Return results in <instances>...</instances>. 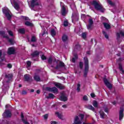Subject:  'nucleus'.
Here are the masks:
<instances>
[{
	"label": "nucleus",
	"instance_id": "obj_52",
	"mask_svg": "<svg viewBox=\"0 0 124 124\" xmlns=\"http://www.w3.org/2000/svg\"><path fill=\"white\" fill-rule=\"evenodd\" d=\"M27 93H28L26 91H23L22 92V94L23 95L27 94Z\"/></svg>",
	"mask_w": 124,
	"mask_h": 124
},
{
	"label": "nucleus",
	"instance_id": "obj_40",
	"mask_svg": "<svg viewBox=\"0 0 124 124\" xmlns=\"http://www.w3.org/2000/svg\"><path fill=\"white\" fill-rule=\"evenodd\" d=\"M64 27H67L68 26V21L67 20H65L63 23Z\"/></svg>",
	"mask_w": 124,
	"mask_h": 124
},
{
	"label": "nucleus",
	"instance_id": "obj_24",
	"mask_svg": "<svg viewBox=\"0 0 124 124\" xmlns=\"http://www.w3.org/2000/svg\"><path fill=\"white\" fill-rule=\"evenodd\" d=\"M104 27L106 29V30H109L111 29V26L109 25V24L107 23L104 22L103 23Z\"/></svg>",
	"mask_w": 124,
	"mask_h": 124
},
{
	"label": "nucleus",
	"instance_id": "obj_37",
	"mask_svg": "<svg viewBox=\"0 0 124 124\" xmlns=\"http://www.w3.org/2000/svg\"><path fill=\"white\" fill-rule=\"evenodd\" d=\"M88 109H89V110H92V111H93L94 110V108L93 107L92 105H89L87 107Z\"/></svg>",
	"mask_w": 124,
	"mask_h": 124
},
{
	"label": "nucleus",
	"instance_id": "obj_32",
	"mask_svg": "<svg viewBox=\"0 0 124 124\" xmlns=\"http://www.w3.org/2000/svg\"><path fill=\"white\" fill-rule=\"evenodd\" d=\"M93 105L94 107H95L96 108L98 106V104L97 103V102L96 101L94 100L93 101Z\"/></svg>",
	"mask_w": 124,
	"mask_h": 124
},
{
	"label": "nucleus",
	"instance_id": "obj_44",
	"mask_svg": "<svg viewBox=\"0 0 124 124\" xmlns=\"http://www.w3.org/2000/svg\"><path fill=\"white\" fill-rule=\"evenodd\" d=\"M8 32L10 36H13V32L11 31H8Z\"/></svg>",
	"mask_w": 124,
	"mask_h": 124
},
{
	"label": "nucleus",
	"instance_id": "obj_57",
	"mask_svg": "<svg viewBox=\"0 0 124 124\" xmlns=\"http://www.w3.org/2000/svg\"><path fill=\"white\" fill-rule=\"evenodd\" d=\"M76 60L75 59V58H73L72 59V62H75Z\"/></svg>",
	"mask_w": 124,
	"mask_h": 124
},
{
	"label": "nucleus",
	"instance_id": "obj_35",
	"mask_svg": "<svg viewBox=\"0 0 124 124\" xmlns=\"http://www.w3.org/2000/svg\"><path fill=\"white\" fill-rule=\"evenodd\" d=\"M48 62L49 64H51L52 62H53V59L52 58V57H50L48 59Z\"/></svg>",
	"mask_w": 124,
	"mask_h": 124
},
{
	"label": "nucleus",
	"instance_id": "obj_48",
	"mask_svg": "<svg viewBox=\"0 0 124 124\" xmlns=\"http://www.w3.org/2000/svg\"><path fill=\"white\" fill-rule=\"evenodd\" d=\"M80 48H81V46H80V45H76V46H75V49H80Z\"/></svg>",
	"mask_w": 124,
	"mask_h": 124
},
{
	"label": "nucleus",
	"instance_id": "obj_4",
	"mask_svg": "<svg viewBox=\"0 0 124 124\" xmlns=\"http://www.w3.org/2000/svg\"><path fill=\"white\" fill-rule=\"evenodd\" d=\"M40 2V0H32L31 1V4L30 6L33 8L34 6H37V5H39V3Z\"/></svg>",
	"mask_w": 124,
	"mask_h": 124
},
{
	"label": "nucleus",
	"instance_id": "obj_8",
	"mask_svg": "<svg viewBox=\"0 0 124 124\" xmlns=\"http://www.w3.org/2000/svg\"><path fill=\"white\" fill-rule=\"evenodd\" d=\"M4 56H5V52L3 50H0V60L1 62L4 61Z\"/></svg>",
	"mask_w": 124,
	"mask_h": 124
},
{
	"label": "nucleus",
	"instance_id": "obj_26",
	"mask_svg": "<svg viewBox=\"0 0 124 124\" xmlns=\"http://www.w3.org/2000/svg\"><path fill=\"white\" fill-rule=\"evenodd\" d=\"M18 32H19V33H21V34H24L25 32V29L24 28L19 29L18 30Z\"/></svg>",
	"mask_w": 124,
	"mask_h": 124
},
{
	"label": "nucleus",
	"instance_id": "obj_63",
	"mask_svg": "<svg viewBox=\"0 0 124 124\" xmlns=\"http://www.w3.org/2000/svg\"><path fill=\"white\" fill-rule=\"evenodd\" d=\"M34 92V90H33V89H31V93H33Z\"/></svg>",
	"mask_w": 124,
	"mask_h": 124
},
{
	"label": "nucleus",
	"instance_id": "obj_22",
	"mask_svg": "<svg viewBox=\"0 0 124 124\" xmlns=\"http://www.w3.org/2000/svg\"><path fill=\"white\" fill-rule=\"evenodd\" d=\"M34 79L35 80V81H36L37 82H39V81H40L41 78H40V77H39V76L35 74L34 77H33Z\"/></svg>",
	"mask_w": 124,
	"mask_h": 124
},
{
	"label": "nucleus",
	"instance_id": "obj_59",
	"mask_svg": "<svg viewBox=\"0 0 124 124\" xmlns=\"http://www.w3.org/2000/svg\"><path fill=\"white\" fill-rule=\"evenodd\" d=\"M51 124H57V122L55 121H51Z\"/></svg>",
	"mask_w": 124,
	"mask_h": 124
},
{
	"label": "nucleus",
	"instance_id": "obj_9",
	"mask_svg": "<svg viewBox=\"0 0 124 124\" xmlns=\"http://www.w3.org/2000/svg\"><path fill=\"white\" fill-rule=\"evenodd\" d=\"M104 82L106 86L107 87V88H108V89H109V90H111V89H112V84H111L108 81V80H107V79L104 78Z\"/></svg>",
	"mask_w": 124,
	"mask_h": 124
},
{
	"label": "nucleus",
	"instance_id": "obj_21",
	"mask_svg": "<svg viewBox=\"0 0 124 124\" xmlns=\"http://www.w3.org/2000/svg\"><path fill=\"white\" fill-rule=\"evenodd\" d=\"M21 120H22L23 124H30V123L29 122H28L27 121H26V120H25V119H24V114H23V113H21Z\"/></svg>",
	"mask_w": 124,
	"mask_h": 124
},
{
	"label": "nucleus",
	"instance_id": "obj_56",
	"mask_svg": "<svg viewBox=\"0 0 124 124\" xmlns=\"http://www.w3.org/2000/svg\"><path fill=\"white\" fill-rule=\"evenodd\" d=\"M91 96L92 97H94V96H95V95H94V93H92L91 94Z\"/></svg>",
	"mask_w": 124,
	"mask_h": 124
},
{
	"label": "nucleus",
	"instance_id": "obj_54",
	"mask_svg": "<svg viewBox=\"0 0 124 124\" xmlns=\"http://www.w3.org/2000/svg\"><path fill=\"white\" fill-rule=\"evenodd\" d=\"M5 33V32L3 31H0V34H2V35H3V34H4Z\"/></svg>",
	"mask_w": 124,
	"mask_h": 124
},
{
	"label": "nucleus",
	"instance_id": "obj_6",
	"mask_svg": "<svg viewBox=\"0 0 124 124\" xmlns=\"http://www.w3.org/2000/svg\"><path fill=\"white\" fill-rule=\"evenodd\" d=\"M61 6H62V9H61V13L62 15V16H65L67 14L66 10H65V7L63 5V3L61 2L60 3Z\"/></svg>",
	"mask_w": 124,
	"mask_h": 124
},
{
	"label": "nucleus",
	"instance_id": "obj_11",
	"mask_svg": "<svg viewBox=\"0 0 124 124\" xmlns=\"http://www.w3.org/2000/svg\"><path fill=\"white\" fill-rule=\"evenodd\" d=\"M72 20L73 22H74V21H78V20H79V16H78V14H73L72 16Z\"/></svg>",
	"mask_w": 124,
	"mask_h": 124
},
{
	"label": "nucleus",
	"instance_id": "obj_62",
	"mask_svg": "<svg viewBox=\"0 0 124 124\" xmlns=\"http://www.w3.org/2000/svg\"><path fill=\"white\" fill-rule=\"evenodd\" d=\"M36 93H37L39 94V93H40V91L37 90Z\"/></svg>",
	"mask_w": 124,
	"mask_h": 124
},
{
	"label": "nucleus",
	"instance_id": "obj_29",
	"mask_svg": "<svg viewBox=\"0 0 124 124\" xmlns=\"http://www.w3.org/2000/svg\"><path fill=\"white\" fill-rule=\"evenodd\" d=\"M100 117L102 118V119H104L105 118V113L103 112L102 111H100Z\"/></svg>",
	"mask_w": 124,
	"mask_h": 124
},
{
	"label": "nucleus",
	"instance_id": "obj_14",
	"mask_svg": "<svg viewBox=\"0 0 124 124\" xmlns=\"http://www.w3.org/2000/svg\"><path fill=\"white\" fill-rule=\"evenodd\" d=\"M15 53V49L14 48L11 47L8 48L7 53L8 55H12Z\"/></svg>",
	"mask_w": 124,
	"mask_h": 124
},
{
	"label": "nucleus",
	"instance_id": "obj_33",
	"mask_svg": "<svg viewBox=\"0 0 124 124\" xmlns=\"http://www.w3.org/2000/svg\"><path fill=\"white\" fill-rule=\"evenodd\" d=\"M55 114H56V115H57V116H58V118H59V119L62 120V114H60L59 112H56Z\"/></svg>",
	"mask_w": 124,
	"mask_h": 124
},
{
	"label": "nucleus",
	"instance_id": "obj_46",
	"mask_svg": "<svg viewBox=\"0 0 124 124\" xmlns=\"http://www.w3.org/2000/svg\"><path fill=\"white\" fill-rule=\"evenodd\" d=\"M79 67L81 69L83 68V62H79Z\"/></svg>",
	"mask_w": 124,
	"mask_h": 124
},
{
	"label": "nucleus",
	"instance_id": "obj_17",
	"mask_svg": "<svg viewBox=\"0 0 124 124\" xmlns=\"http://www.w3.org/2000/svg\"><path fill=\"white\" fill-rule=\"evenodd\" d=\"M49 92H51V93H58V89L56 87H52L48 88Z\"/></svg>",
	"mask_w": 124,
	"mask_h": 124
},
{
	"label": "nucleus",
	"instance_id": "obj_7",
	"mask_svg": "<svg viewBox=\"0 0 124 124\" xmlns=\"http://www.w3.org/2000/svg\"><path fill=\"white\" fill-rule=\"evenodd\" d=\"M2 116L4 118H10L11 117V112L9 110H5Z\"/></svg>",
	"mask_w": 124,
	"mask_h": 124
},
{
	"label": "nucleus",
	"instance_id": "obj_1",
	"mask_svg": "<svg viewBox=\"0 0 124 124\" xmlns=\"http://www.w3.org/2000/svg\"><path fill=\"white\" fill-rule=\"evenodd\" d=\"M93 4L94 5V8L96 10L101 11V12H104L105 9L103 8L102 5L99 4L97 1L94 0L93 1Z\"/></svg>",
	"mask_w": 124,
	"mask_h": 124
},
{
	"label": "nucleus",
	"instance_id": "obj_36",
	"mask_svg": "<svg viewBox=\"0 0 124 124\" xmlns=\"http://www.w3.org/2000/svg\"><path fill=\"white\" fill-rule=\"evenodd\" d=\"M103 34H104L105 37L107 38V39H108V38H109V36L108 35V34H107L105 31H103Z\"/></svg>",
	"mask_w": 124,
	"mask_h": 124
},
{
	"label": "nucleus",
	"instance_id": "obj_45",
	"mask_svg": "<svg viewBox=\"0 0 124 124\" xmlns=\"http://www.w3.org/2000/svg\"><path fill=\"white\" fill-rule=\"evenodd\" d=\"M83 100H84L85 101H87L88 100V97L87 96V95H85L83 96Z\"/></svg>",
	"mask_w": 124,
	"mask_h": 124
},
{
	"label": "nucleus",
	"instance_id": "obj_49",
	"mask_svg": "<svg viewBox=\"0 0 124 124\" xmlns=\"http://www.w3.org/2000/svg\"><path fill=\"white\" fill-rule=\"evenodd\" d=\"M86 36H87V35L85 33H83L82 34V38H85Z\"/></svg>",
	"mask_w": 124,
	"mask_h": 124
},
{
	"label": "nucleus",
	"instance_id": "obj_2",
	"mask_svg": "<svg viewBox=\"0 0 124 124\" xmlns=\"http://www.w3.org/2000/svg\"><path fill=\"white\" fill-rule=\"evenodd\" d=\"M84 60L85 64L84 76L85 77H87V75H88V72H89V60H88V58L84 57Z\"/></svg>",
	"mask_w": 124,
	"mask_h": 124
},
{
	"label": "nucleus",
	"instance_id": "obj_28",
	"mask_svg": "<svg viewBox=\"0 0 124 124\" xmlns=\"http://www.w3.org/2000/svg\"><path fill=\"white\" fill-rule=\"evenodd\" d=\"M87 30L88 31H92L93 29V25L91 24H88L87 25Z\"/></svg>",
	"mask_w": 124,
	"mask_h": 124
},
{
	"label": "nucleus",
	"instance_id": "obj_60",
	"mask_svg": "<svg viewBox=\"0 0 124 124\" xmlns=\"http://www.w3.org/2000/svg\"><path fill=\"white\" fill-rule=\"evenodd\" d=\"M101 20H106V18H105V17H103V16H102V17H101Z\"/></svg>",
	"mask_w": 124,
	"mask_h": 124
},
{
	"label": "nucleus",
	"instance_id": "obj_23",
	"mask_svg": "<svg viewBox=\"0 0 124 124\" xmlns=\"http://www.w3.org/2000/svg\"><path fill=\"white\" fill-rule=\"evenodd\" d=\"M68 40V37L66 35H63L62 36V41L63 42H66Z\"/></svg>",
	"mask_w": 124,
	"mask_h": 124
},
{
	"label": "nucleus",
	"instance_id": "obj_25",
	"mask_svg": "<svg viewBox=\"0 0 124 124\" xmlns=\"http://www.w3.org/2000/svg\"><path fill=\"white\" fill-rule=\"evenodd\" d=\"M25 26H27V27H32L33 24L32 23L30 22V21H26L25 23Z\"/></svg>",
	"mask_w": 124,
	"mask_h": 124
},
{
	"label": "nucleus",
	"instance_id": "obj_41",
	"mask_svg": "<svg viewBox=\"0 0 124 124\" xmlns=\"http://www.w3.org/2000/svg\"><path fill=\"white\" fill-rule=\"evenodd\" d=\"M41 58L42 60H43V61H44L45 60H47V58L44 55H42L41 56Z\"/></svg>",
	"mask_w": 124,
	"mask_h": 124
},
{
	"label": "nucleus",
	"instance_id": "obj_43",
	"mask_svg": "<svg viewBox=\"0 0 124 124\" xmlns=\"http://www.w3.org/2000/svg\"><path fill=\"white\" fill-rule=\"evenodd\" d=\"M80 87H81V85L80 84H78V87L77 88V90L78 92H80Z\"/></svg>",
	"mask_w": 124,
	"mask_h": 124
},
{
	"label": "nucleus",
	"instance_id": "obj_30",
	"mask_svg": "<svg viewBox=\"0 0 124 124\" xmlns=\"http://www.w3.org/2000/svg\"><path fill=\"white\" fill-rule=\"evenodd\" d=\"M37 39H36V37L35 36H32L31 38V42H36Z\"/></svg>",
	"mask_w": 124,
	"mask_h": 124
},
{
	"label": "nucleus",
	"instance_id": "obj_19",
	"mask_svg": "<svg viewBox=\"0 0 124 124\" xmlns=\"http://www.w3.org/2000/svg\"><path fill=\"white\" fill-rule=\"evenodd\" d=\"M117 39H120L121 36H124V31H120L119 32L117 33Z\"/></svg>",
	"mask_w": 124,
	"mask_h": 124
},
{
	"label": "nucleus",
	"instance_id": "obj_64",
	"mask_svg": "<svg viewBox=\"0 0 124 124\" xmlns=\"http://www.w3.org/2000/svg\"><path fill=\"white\" fill-rule=\"evenodd\" d=\"M87 54L88 55H90L91 54V53H90V51H89L87 52Z\"/></svg>",
	"mask_w": 124,
	"mask_h": 124
},
{
	"label": "nucleus",
	"instance_id": "obj_20",
	"mask_svg": "<svg viewBox=\"0 0 124 124\" xmlns=\"http://www.w3.org/2000/svg\"><path fill=\"white\" fill-rule=\"evenodd\" d=\"M60 100L62 101H67V97L64 95L63 93L62 94V96L60 98Z\"/></svg>",
	"mask_w": 124,
	"mask_h": 124
},
{
	"label": "nucleus",
	"instance_id": "obj_13",
	"mask_svg": "<svg viewBox=\"0 0 124 124\" xmlns=\"http://www.w3.org/2000/svg\"><path fill=\"white\" fill-rule=\"evenodd\" d=\"M24 79L26 82H29V81H30V80L32 79V77L29 74H26L24 75Z\"/></svg>",
	"mask_w": 124,
	"mask_h": 124
},
{
	"label": "nucleus",
	"instance_id": "obj_12",
	"mask_svg": "<svg viewBox=\"0 0 124 124\" xmlns=\"http://www.w3.org/2000/svg\"><path fill=\"white\" fill-rule=\"evenodd\" d=\"M54 85L56 87H57V88H58L60 90H64V89L65 88V87H64V86H63V85H62L61 83H59L58 82H55Z\"/></svg>",
	"mask_w": 124,
	"mask_h": 124
},
{
	"label": "nucleus",
	"instance_id": "obj_53",
	"mask_svg": "<svg viewBox=\"0 0 124 124\" xmlns=\"http://www.w3.org/2000/svg\"><path fill=\"white\" fill-rule=\"evenodd\" d=\"M44 117L45 120H47L48 119V114H45Z\"/></svg>",
	"mask_w": 124,
	"mask_h": 124
},
{
	"label": "nucleus",
	"instance_id": "obj_39",
	"mask_svg": "<svg viewBox=\"0 0 124 124\" xmlns=\"http://www.w3.org/2000/svg\"><path fill=\"white\" fill-rule=\"evenodd\" d=\"M119 69L120 71L122 72V73H124V69H123V67L122 66V64H119Z\"/></svg>",
	"mask_w": 124,
	"mask_h": 124
},
{
	"label": "nucleus",
	"instance_id": "obj_58",
	"mask_svg": "<svg viewBox=\"0 0 124 124\" xmlns=\"http://www.w3.org/2000/svg\"><path fill=\"white\" fill-rule=\"evenodd\" d=\"M105 112H106V113H108V108H105L104 109Z\"/></svg>",
	"mask_w": 124,
	"mask_h": 124
},
{
	"label": "nucleus",
	"instance_id": "obj_5",
	"mask_svg": "<svg viewBox=\"0 0 124 124\" xmlns=\"http://www.w3.org/2000/svg\"><path fill=\"white\" fill-rule=\"evenodd\" d=\"M56 63L57 64V65L55 67V69H59L60 67H64V63L62 61H58L56 62Z\"/></svg>",
	"mask_w": 124,
	"mask_h": 124
},
{
	"label": "nucleus",
	"instance_id": "obj_10",
	"mask_svg": "<svg viewBox=\"0 0 124 124\" xmlns=\"http://www.w3.org/2000/svg\"><path fill=\"white\" fill-rule=\"evenodd\" d=\"M124 118V108H121L119 111V120L122 121Z\"/></svg>",
	"mask_w": 124,
	"mask_h": 124
},
{
	"label": "nucleus",
	"instance_id": "obj_55",
	"mask_svg": "<svg viewBox=\"0 0 124 124\" xmlns=\"http://www.w3.org/2000/svg\"><path fill=\"white\" fill-rule=\"evenodd\" d=\"M24 18L26 21H29V20H30V19L27 16H24Z\"/></svg>",
	"mask_w": 124,
	"mask_h": 124
},
{
	"label": "nucleus",
	"instance_id": "obj_47",
	"mask_svg": "<svg viewBox=\"0 0 124 124\" xmlns=\"http://www.w3.org/2000/svg\"><path fill=\"white\" fill-rule=\"evenodd\" d=\"M7 67L8 68H12V65L11 63H8L7 65Z\"/></svg>",
	"mask_w": 124,
	"mask_h": 124
},
{
	"label": "nucleus",
	"instance_id": "obj_18",
	"mask_svg": "<svg viewBox=\"0 0 124 124\" xmlns=\"http://www.w3.org/2000/svg\"><path fill=\"white\" fill-rule=\"evenodd\" d=\"M31 56L33 59V58H35V57H38L39 56V52L37 51V50H35L31 54Z\"/></svg>",
	"mask_w": 124,
	"mask_h": 124
},
{
	"label": "nucleus",
	"instance_id": "obj_42",
	"mask_svg": "<svg viewBox=\"0 0 124 124\" xmlns=\"http://www.w3.org/2000/svg\"><path fill=\"white\" fill-rule=\"evenodd\" d=\"M9 42L12 45H13L14 44V42L13 41V39H9Z\"/></svg>",
	"mask_w": 124,
	"mask_h": 124
},
{
	"label": "nucleus",
	"instance_id": "obj_38",
	"mask_svg": "<svg viewBox=\"0 0 124 124\" xmlns=\"http://www.w3.org/2000/svg\"><path fill=\"white\" fill-rule=\"evenodd\" d=\"M88 23H89L88 25H93V21L91 18L89 19Z\"/></svg>",
	"mask_w": 124,
	"mask_h": 124
},
{
	"label": "nucleus",
	"instance_id": "obj_50",
	"mask_svg": "<svg viewBox=\"0 0 124 124\" xmlns=\"http://www.w3.org/2000/svg\"><path fill=\"white\" fill-rule=\"evenodd\" d=\"M81 17L82 19H85V18H86V15L81 14Z\"/></svg>",
	"mask_w": 124,
	"mask_h": 124
},
{
	"label": "nucleus",
	"instance_id": "obj_15",
	"mask_svg": "<svg viewBox=\"0 0 124 124\" xmlns=\"http://www.w3.org/2000/svg\"><path fill=\"white\" fill-rule=\"evenodd\" d=\"M11 3L16 10H19V9H20V6H19V4H18V3L14 1L13 4L12 3V2H11Z\"/></svg>",
	"mask_w": 124,
	"mask_h": 124
},
{
	"label": "nucleus",
	"instance_id": "obj_61",
	"mask_svg": "<svg viewBox=\"0 0 124 124\" xmlns=\"http://www.w3.org/2000/svg\"><path fill=\"white\" fill-rule=\"evenodd\" d=\"M62 107L63 108H66V105H62Z\"/></svg>",
	"mask_w": 124,
	"mask_h": 124
},
{
	"label": "nucleus",
	"instance_id": "obj_51",
	"mask_svg": "<svg viewBox=\"0 0 124 124\" xmlns=\"http://www.w3.org/2000/svg\"><path fill=\"white\" fill-rule=\"evenodd\" d=\"M31 62H30V61L27 62L28 66H29V67L31 66Z\"/></svg>",
	"mask_w": 124,
	"mask_h": 124
},
{
	"label": "nucleus",
	"instance_id": "obj_27",
	"mask_svg": "<svg viewBox=\"0 0 124 124\" xmlns=\"http://www.w3.org/2000/svg\"><path fill=\"white\" fill-rule=\"evenodd\" d=\"M108 3L111 6H115L116 4L115 2H112L111 0H108Z\"/></svg>",
	"mask_w": 124,
	"mask_h": 124
},
{
	"label": "nucleus",
	"instance_id": "obj_16",
	"mask_svg": "<svg viewBox=\"0 0 124 124\" xmlns=\"http://www.w3.org/2000/svg\"><path fill=\"white\" fill-rule=\"evenodd\" d=\"M5 78L8 79V81H10L12 78H13V74H7L5 75Z\"/></svg>",
	"mask_w": 124,
	"mask_h": 124
},
{
	"label": "nucleus",
	"instance_id": "obj_31",
	"mask_svg": "<svg viewBox=\"0 0 124 124\" xmlns=\"http://www.w3.org/2000/svg\"><path fill=\"white\" fill-rule=\"evenodd\" d=\"M51 34L52 36H55V35H56V31H55V29H51Z\"/></svg>",
	"mask_w": 124,
	"mask_h": 124
},
{
	"label": "nucleus",
	"instance_id": "obj_34",
	"mask_svg": "<svg viewBox=\"0 0 124 124\" xmlns=\"http://www.w3.org/2000/svg\"><path fill=\"white\" fill-rule=\"evenodd\" d=\"M55 97V95L53 93H49L48 96L46 97V98H54Z\"/></svg>",
	"mask_w": 124,
	"mask_h": 124
},
{
	"label": "nucleus",
	"instance_id": "obj_3",
	"mask_svg": "<svg viewBox=\"0 0 124 124\" xmlns=\"http://www.w3.org/2000/svg\"><path fill=\"white\" fill-rule=\"evenodd\" d=\"M3 13H4L7 17L8 20H10L11 19V15H10V11L7 8H5L2 10Z\"/></svg>",
	"mask_w": 124,
	"mask_h": 124
}]
</instances>
